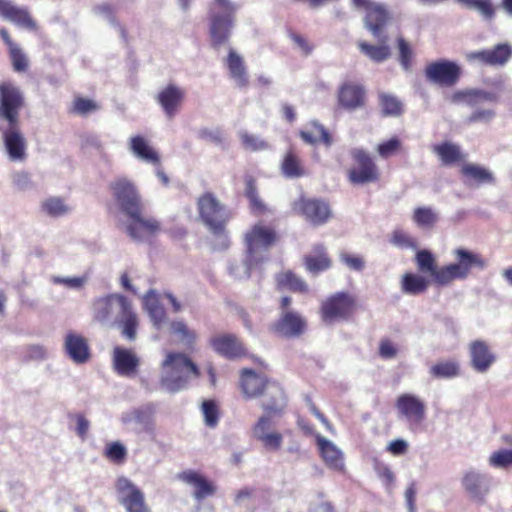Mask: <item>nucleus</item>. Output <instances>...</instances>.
<instances>
[{"label":"nucleus","instance_id":"f257e3e1","mask_svg":"<svg viewBox=\"0 0 512 512\" xmlns=\"http://www.w3.org/2000/svg\"><path fill=\"white\" fill-rule=\"evenodd\" d=\"M91 309L96 322L120 328L122 336L129 341L136 339L138 318L125 296L114 293L98 297L92 302Z\"/></svg>","mask_w":512,"mask_h":512},{"label":"nucleus","instance_id":"f03ea898","mask_svg":"<svg viewBox=\"0 0 512 512\" xmlns=\"http://www.w3.org/2000/svg\"><path fill=\"white\" fill-rule=\"evenodd\" d=\"M277 239L276 232L261 224L254 225L245 234L246 257L242 263L230 264L229 273L236 279H246L254 269L267 260V252Z\"/></svg>","mask_w":512,"mask_h":512},{"label":"nucleus","instance_id":"7ed1b4c3","mask_svg":"<svg viewBox=\"0 0 512 512\" xmlns=\"http://www.w3.org/2000/svg\"><path fill=\"white\" fill-rule=\"evenodd\" d=\"M161 368L160 386L169 393L179 392L187 386L191 376H199L196 364L183 353L168 352Z\"/></svg>","mask_w":512,"mask_h":512},{"label":"nucleus","instance_id":"20e7f679","mask_svg":"<svg viewBox=\"0 0 512 512\" xmlns=\"http://www.w3.org/2000/svg\"><path fill=\"white\" fill-rule=\"evenodd\" d=\"M238 8L239 6L230 0H211L208 19L211 43L214 48L229 41Z\"/></svg>","mask_w":512,"mask_h":512},{"label":"nucleus","instance_id":"39448f33","mask_svg":"<svg viewBox=\"0 0 512 512\" xmlns=\"http://www.w3.org/2000/svg\"><path fill=\"white\" fill-rule=\"evenodd\" d=\"M456 262L441 267L439 280L442 286L449 285L455 280H465L474 268L483 270L487 267V261L478 253L464 248L454 250Z\"/></svg>","mask_w":512,"mask_h":512},{"label":"nucleus","instance_id":"423d86ee","mask_svg":"<svg viewBox=\"0 0 512 512\" xmlns=\"http://www.w3.org/2000/svg\"><path fill=\"white\" fill-rule=\"evenodd\" d=\"M199 217L208 229L217 236L226 237V224L231 218L230 211L219 202L216 196L206 192L198 198Z\"/></svg>","mask_w":512,"mask_h":512},{"label":"nucleus","instance_id":"0eeeda50","mask_svg":"<svg viewBox=\"0 0 512 512\" xmlns=\"http://www.w3.org/2000/svg\"><path fill=\"white\" fill-rule=\"evenodd\" d=\"M395 409L398 419L403 421L411 432L421 430L426 419V404L420 397L411 393L400 394L395 401Z\"/></svg>","mask_w":512,"mask_h":512},{"label":"nucleus","instance_id":"6e6552de","mask_svg":"<svg viewBox=\"0 0 512 512\" xmlns=\"http://www.w3.org/2000/svg\"><path fill=\"white\" fill-rule=\"evenodd\" d=\"M350 155L355 163L348 171V180L352 184L363 185L380 179L377 165L364 149L353 148Z\"/></svg>","mask_w":512,"mask_h":512},{"label":"nucleus","instance_id":"1a4fd4ad","mask_svg":"<svg viewBox=\"0 0 512 512\" xmlns=\"http://www.w3.org/2000/svg\"><path fill=\"white\" fill-rule=\"evenodd\" d=\"M113 198L122 213L135 215L143 204L139 192L132 181L126 177H118L110 183Z\"/></svg>","mask_w":512,"mask_h":512},{"label":"nucleus","instance_id":"9d476101","mask_svg":"<svg viewBox=\"0 0 512 512\" xmlns=\"http://www.w3.org/2000/svg\"><path fill=\"white\" fill-rule=\"evenodd\" d=\"M24 106V96L19 87L11 82L0 85V118L8 125L19 124V113Z\"/></svg>","mask_w":512,"mask_h":512},{"label":"nucleus","instance_id":"9b49d317","mask_svg":"<svg viewBox=\"0 0 512 512\" xmlns=\"http://www.w3.org/2000/svg\"><path fill=\"white\" fill-rule=\"evenodd\" d=\"M115 490L119 503L127 512H149L143 492L129 478L119 476Z\"/></svg>","mask_w":512,"mask_h":512},{"label":"nucleus","instance_id":"f8f14e48","mask_svg":"<svg viewBox=\"0 0 512 512\" xmlns=\"http://www.w3.org/2000/svg\"><path fill=\"white\" fill-rule=\"evenodd\" d=\"M292 209L296 214L303 216L314 226L325 224L331 217V209L328 203L316 198L301 196L298 200L294 201Z\"/></svg>","mask_w":512,"mask_h":512},{"label":"nucleus","instance_id":"ddd939ff","mask_svg":"<svg viewBox=\"0 0 512 512\" xmlns=\"http://www.w3.org/2000/svg\"><path fill=\"white\" fill-rule=\"evenodd\" d=\"M353 305L354 300L348 293H335L321 305L322 320L329 325L345 320L350 315Z\"/></svg>","mask_w":512,"mask_h":512},{"label":"nucleus","instance_id":"4468645a","mask_svg":"<svg viewBox=\"0 0 512 512\" xmlns=\"http://www.w3.org/2000/svg\"><path fill=\"white\" fill-rule=\"evenodd\" d=\"M356 8L366 11L365 24L374 37L385 42L387 37L382 35V28L389 20V12L386 7L380 3L371 0H352Z\"/></svg>","mask_w":512,"mask_h":512},{"label":"nucleus","instance_id":"2eb2a0df","mask_svg":"<svg viewBox=\"0 0 512 512\" xmlns=\"http://www.w3.org/2000/svg\"><path fill=\"white\" fill-rule=\"evenodd\" d=\"M492 477L475 469L464 472L461 485L468 496L479 504L485 503L486 496L490 492Z\"/></svg>","mask_w":512,"mask_h":512},{"label":"nucleus","instance_id":"dca6fc26","mask_svg":"<svg viewBox=\"0 0 512 512\" xmlns=\"http://www.w3.org/2000/svg\"><path fill=\"white\" fill-rule=\"evenodd\" d=\"M460 74L459 65L445 59L431 62L425 68L427 80L441 86H453L459 80Z\"/></svg>","mask_w":512,"mask_h":512},{"label":"nucleus","instance_id":"f3484780","mask_svg":"<svg viewBox=\"0 0 512 512\" xmlns=\"http://www.w3.org/2000/svg\"><path fill=\"white\" fill-rule=\"evenodd\" d=\"M142 208H138L135 215L128 214L129 223L126 225L127 234L135 241H147L160 231V223L153 217L142 214Z\"/></svg>","mask_w":512,"mask_h":512},{"label":"nucleus","instance_id":"a211bd4d","mask_svg":"<svg viewBox=\"0 0 512 512\" xmlns=\"http://www.w3.org/2000/svg\"><path fill=\"white\" fill-rule=\"evenodd\" d=\"M512 57V45L499 43L492 48L466 53L469 62H478L487 66H505Z\"/></svg>","mask_w":512,"mask_h":512},{"label":"nucleus","instance_id":"6ab92c4d","mask_svg":"<svg viewBox=\"0 0 512 512\" xmlns=\"http://www.w3.org/2000/svg\"><path fill=\"white\" fill-rule=\"evenodd\" d=\"M274 417L273 414L266 412L258 419L252 428L253 437L270 451L278 450L283 441L282 434L272 430L276 424L273 419Z\"/></svg>","mask_w":512,"mask_h":512},{"label":"nucleus","instance_id":"aec40b11","mask_svg":"<svg viewBox=\"0 0 512 512\" xmlns=\"http://www.w3.org/2000/svg\"><path fill=\"white\" fill-rule=\"evenodd\" d=\"M4 151L11 162H25L27 159V141L21 133L19 124L8 125L3 130Z\"/></svg>","mask_w":512,"mask_h":512},{"label":"nucleus","instance_id":"412c9836","mask_svg":"<svg viewBox=\"0 0 512 512\" xmlns=\"http://www.w3.org/2000/svg\"><path fill=\"white\" fill-rule=\"evenodd\" d=\"M306 320L294 310L281 311L279 319L273 324L275 333L282 337L294 338L304 333Z\"/></svg>","mask_w":512,"mask_h":512},{"label":"nucleus","instance_id":"4be33fe9","mask_svg":"<svg viewBox=\"0 0 512 512\" xmlns=\"http://www.w3.org/2000/svg\"><path fill=\"white\" fill-rule=\"evenodd\" d=\"M154 408L151 405L132 409L121 415V422L136 432H152Z\"/></svg>","mask_w":512,"mask_h":512},{"label":"nucleus","instance_id":"5701e85b","mask_svg":"<svg viewBox=\"0 0 512 512\" xmlns=\"http://www.w3.org/2000/svg\"><path fill=\"white\" fill-rule=\"evenodd\" d=\"M470 366L477 373L484 374L489 371L496 361V356L483 340H474L469 344Z\"/></svg>","mask_w":512,"mask_h":512},{"label":"nucleus","instance_id":"b1692460","mask_svg":"<svg viewBox=\"0 0 512 512\" xmlns=\"http://www.w3.org/2000/svg\"><path fill=\"white\" fill-rule=\"evenodd\" d=\"M263 400L261 407L268 414L281 416L287 405V398L283 388L276 382L269 381L261 394Z\"/></svg>","mask_w":512,"mask_h":512},{"label":"nucleus","instance_id":"393cba45","mask_svg":"<svg viewBox=\"0 0 512 512\" xmlns=\"http://www.w3.org/2000/svg\"><path fill=\"white\" fill-rule=\"evenodd\" d=\"M184 98V89L175 84H168L156 96L158 104L169 119L178 113Z\"/></svg>","mask_w":512,"mask_h":512},{"label":"nucleus","instance_id":"a878e982","mask_svg":"<svg viewBox=\"0 0 512 512\" xmlns=\"http://www.w3.org/2000/svg\"><path fill=\"white\" fill-rule=\"evenodd\" d=\"M63 348L65 354L75 364H84L90 359V348L86 338L75 332L65 335Z\"/></svg>","mask_w":512,"mask_h":512},{"label":"nucleus","instance_id":"bb28decb","mask_svg":"<svg viewBox=\"0 0 512 512\" xmlns=\"http://www.w3.org/2000/svg\"><path fill=\"white\" fill-rule=\"evenodd\" d=\"M0 17L28 30L37 28L27 8L19 7L11 0H0Z\"/></svg>","mask_w":512,"mask_h":512},{"label":"nucleus","instance_id":"cd10ccee","mask_svg":"<svg viewBox=\"0 0 512 512\" xmlns=\"http://www.w3.org/2000/svg\"><path fill=\"white\" fill-rule=\"evenodd\" d=\"M112 360L115 372L123 377L134 376L140 365V359L133 351L121 347L114 348Z\"/></svg>","mask_w":512,"mask_h":512},{"label":"nucleus","instance_id":"c85d7f7f","mask_svg":"<svg viewBox=\"0 0 512 512\" xmlns=\"http://www.w3.org/2000/svg\"><path fill=\"white\" fill-rule=\"evenodd\" d=\"M177 478L195 488L193 496L197 501L212 496L216 492V486L202 474L194 470L183 471L177 475Z\"/></svg>","mask_w":512,"mask_h":512},{"label":"nucleus","instance_id":"c756f323","mask_svg":"<svg viewBox=\"0 0 512 512\" xmlns=\"http://www.w3.org/2000/svg\"><path fill=\"white\" fill-rule=\"evenodd\" d=\"M365 90L363 86L351 82L344 83L338 92V102L346 110H356L365 103Z\"/></svg>","mask_w":512,"mask_h":512},{"label":"nucleus","instance_id":"7c9ffc66","mask_svg":"<svg viewBox=\"0 0 512 512\" xmlns=\"http://www.w3.org/2000/svg\"><path fill=\"white\" fill-rule=\"evenodd\" d=\"M212 348L227 358H236L245 354V349L239 339L232 334L214 336L210 339Z\"/></svg>","mask_w":512,"mask_h":512},{"label":"nucleus","instance_id":"2f4dec72","mask_svg":"<svg viewBox=\"0 0 512 512\" xmlns=\"http://www.w3.org/2000/svg\"><path fill=\"white\" fill-rule=\"evenodd\" d=\"M316 442L324 462L332 469L343 471L344 457L342 451L330 440L316 434Z\"/></svg>","mask_w":512,"mask_h":512},{"label":"nucleus","instance_id":"473e14b6","mask_svg":"<svg viewBox=\"0 0 512 512\" xmlns=\"http://www.w3.org/2000/svg\"><path fill=\"white\" fill-rule=\"evenodd\" d=\"M498 94L483 89H466L455 92L451 101L453 103H464L470 107H476L484 102H497Z\"/></svg>","mask_w":512,"mask_h":512},{"label":"nucleus","instance_id":"72a5a7b5","mask_svg":"<svg viewBox=\"0 0 512 512\" xmlns=\"http://www.w3.org/2000/svg\"><path fill=\"white\" fill-rule=\"evenodd\" d=\"M268 383L269 381L262 375L257 374L251 369H243L241 372L240 386L243 394L247 398H256L261 396L266 384Z\"/></svg>","mask_w":512,"mask_h":512},{"label":"nucleus","instance_id":"f704fd0d","mask_svg":"<svg viewBox=\"0 0 512 512\" xmlns=\"http://www.w3.org/2000/svg\"><path fill=\"white\" fill-rule=\"evenodd\" d=\"M306 270L311 274H318L328 270L331 266V260L327 255L323 245L317 244L312 251L304 257Z\"/></svg>","mask_w":512,"mask_h":512},{"label":"nucleus","instance_id":"c9c22d12","mask_svg":"<svg viewBox=\"0 0 512 512\" xmlns=\"http://www.w3.org/2000/svg\"><path fill=\"white\" fill-rule=\"evenodd\" d=\"M130 151L136 158L143 162L159 165L160 156L158 152L149 145L148 141L143 136L137 135L131 137Z\"/></svg>","mask_w":512,"mask_h":512},{"label":"nucleus","instance_id":"e433bc0d","mask_svg":"<svg viewBox=\"0 0 512 512\" xmlns=\"http://www.w3.org/2000/svg\"><path fill=\"white\" fill-rule=\"evenodd\" d=\"M226 65L228 67L230 77L234 80L236 85L240 88L247 87L249 81L244 61L232 48L229 49Z\"/></svg>","mask_w":512,"mask_h":512},{"label":"nucleus","instance_id":"4c0bfd02","mask_svg":"<svg viewBox=\"0 0 512 512\" xmlns=\"http://www.w3.org/2000/svg\"><path fill=\"white\" fill-rule=\"evenodd\" d=\"M144 307L153 323V326L157 330H160L167 320L166 311L160 304L154 290H149L144 297Z\"/></svg>","mask_w":512,"mask_h":512},{"label":"nucleus","instance_id":"58836bf2","mask_svg":"<svg viewBox=\"0 0 512 512\" xmlns=\"http://www.w3.org/2000/svg\"><path fill=\"white\" fill-rule=\"evenodd\" d=\"M281 172L288 179H297L306 175L301 159L292 151H288L281 162Z\"/></svg>","mask_w":512,"mask_h":512},{"label":"nucleus","instance_id":"ea45409f","mask_svg":"<svg viewBox=\"0 0 512 512\" xmlns=\"http://www.w3.org/2000/svg\"><path fill=\"white\" fill-rule=\"evenodd\" d=\"M429 281L416 273H405L401 279V291L407 295H420L426 292Z\"/></svg>","mask_w":512,"mask_h":512},{"label":"nucleus","instance_id":"a19ab883","mask_svg":"<svg viewBox=\"0 0 512 512\" xmlns=\"http://www.w3.org/2000/svg\"><path fill=\"white\" fill-rule=\"evenodd\" d=\"M460 364L457 360L439 361L429 369V374L434 379H452L460 375Z\"/></svg>","mask_w":512,"mask_h":512},{"label":"nucleus","instance_id":"79ce46f5","mask_svg":"<svg viewBox=\"0 0 512 512\" xmlns=\"http://www.w3.org/2000/svg\"><path fill=\"white\" fill-rule=\"evenodd\" d=\"M461 173L464 177L473 180L478 185L493 184L495 182L493 173L480 165L467 163L462 166Z\"/></svg>","mask_w":512,"mask_h":512},{"label":"nucleus","instance_id":"37998d69","mask_svg":"<svg viewBox=\"0 0 512 512\" xmlns=\"http://www.w3.org/2000/svg\"><path fill=\"white\" fill-rule=\"evenodd\" d=\"M416 262L418 269L423 273H429L433 278L434 282L442 286V282L439 280V272H441V267L437 268L435 263V258L432 253L428 250H420L416 254Z\"/></svg>","mask_w":512,"mask_h":512},{"label":"nucleus","instance_id":"c03bdc74","mask_svg":"<svg viewBox=\"0 0 512 512\" xmlns=\"http://www.w3.org/2000/svg\"><path fill=\"white\" fill-rule=\"evenodd\" d=\"M465 8L474 10L485 21H492L496 15V8L492 0H457Z\"/></svg>","mask_w":512,"mask_h":512},{"label":"nucleus","instance_id":"a18cd8bd","mask_svg":"<svg viewBox=\"0 0 512 512\" xmlns=\"http://www.w3.org/2000/svg\"><path fill=\"white\" fill-rule=\"evenodd\" d=\"M433 150L446 165L455 163L461 158L460 147L451 142L435 145Z\"/></svg>","mask_w":512,"mask_h":512},{"label":"nucleus","instance_id":"49530a36","mask_svg":"<svg viewBox=\"0 0 512 512\" xmlns=\"http://www.w3.org/2000/svg\"><path fill=\"white\" fill-rule=\"evenodd\" d=\"M276 281L279 287L294 292H306L308 290L307 284L290 271L277 275Z\"/></svg>","mask_w":512,"mask_h":512},{"label":"nucleus","instance_id":"de8ad7c7","mask_svg":"<svg viewBox=\"0 0 512 512\" xmlns=\"http://www.w3.org/2000/svg\"><path fill=\"white\" fill-rule=\"evenodd\" d=\"M379 102L385 116H399L402 113V103L394 95L382 92L379 94Z\"/></svg>","mask_w":512,"mask_h":512},{"label":"nucleus","instance_id":"09e8293b","mask_svg":"<svg viewBox=\"0 0 512 512\" xmlns=\"http://www.w3.org/2000/svg\"><path fill=\"white\" fill-rule=\"evenodd\" d=\"M413 221L422 228L433 227L438 221V214L431 207H418L414 210Z\"/></svg>","mask_w":512,"mask_h":512},{"label":"nucleus","instance_id":"8fccbe9b","mask_svg":"<svg viewBox=\"0 0 512 512\" xmlns=\"http://www.w3.org/2000/svg\"><path fill=\"white\" fill-rule=\"evenodd\" d=\"M360 50L375 62H383L390 56V48L387 45H370L366 42L359 43Z\"/></svg>","mask_w":512,"mask_h":512},{"label":"nucleus","instance_id":"3c124183","mask_svg":"<svg viewBox=\"0 0 512 512\" xmlns=\"http://www.w3.org/2000/svg\"><path fill=\"white\" fill-rule=\"evenodd\" d=\"M170 331L179 337L180 341L186 345H191L196 340L197 334L194 330L188 328V326L181 320L172 321L170 323Z\"/></svg>","mask_w":512,"mask_h":512},{"label":"nucleus","instance_id":"603ef678","mask_svg":"<svg viewBox=\"0 0 512 512\" xmlns=\"http://www.w3.org/2000/svg\"><path fill=\"white\" fill-rule=\"evenodd\" d=\"M104 456L113 463L122 464L127 458V449L119 441L111 442L106 445Z\"/></svg>","mask_w":512,"mask_h":512},{"label":"nucleus","instance_id":"864d4df0","mask_svg":"<svg viewBox=\"0 0 512 512\" xmlns=\"http://www.w3.org/2000/svg\"><path fill=\"white\" fill-rule=\"evenodd\" d=\"M488 463L491 467L498 469H508L512 467V449L494 451L490 455Z\"/></svg>","mask_w":512,"mask_h":512},{"label":"nucleus","instance_id":"5fc2aeb1","mask_svg":"<svg viewBox=\"0 0 512 512\" xmlns=\"http://www.w3.org/2000/svg\"><path fill=\"white\" fill-rule=\"evenodd\" d=\"M239 138L243 147L250 151H261L269 148V144L259 136L250 134L247 131H240Z\"/></svg>","mask_w":512,"mask_h":512},{"label":"nucleus","instance_id":"6e6d98bb","mask_svg":"<svg viewBox=\"0 0 512 512\" xmlns=\"http://www.w3.org/2000/svg\"><path fill=\"white\" fill-rule=\"evenodd\" d=\"M9 55L14 71L24 72L28 69V58L18 44L9 49Z\"/></svg>","mask_w":512,"mask_h":512},{"label":"nucleus","instance_id":"4d7b16f0","mask_svg":"<svg viewBox=\"0 0 512 512\" xmlns=\"http://www.w3.org/2000/svg\"><path fill=\"white\" fill-rule=\"evenodd\" d=\"M202 413L204 415V421L207 426L213 428L218 424L219 411L214 401H204L202 404Z\"/></svg>","mask_w":512,"mask_h":512},{"label":"nucleus","instance_id":"13d9d810","mask_svg":"<svg viewBox=\"0 0 512 512\" xmlns=\"http://www.w3.org/2000/svg\"><path fill=\"white\" fill-rule=\"evenodd\" d=\"M391 243L402 249H414L417 247L415 239L401 229H397L392 233Z\"/></svg>","mask_w":512,"mask_h":512},{"label":"nucleus","instance_id":"bf43d9fd","mask_svg":"<svg viewBox=\"0 0 512 512\" xmlns=\"http://www.w3.org/2000/svg\"><path fill=\"white\" fill-rule=\"evenodd\" d=\"M44 211L53 217L66 214L69 209L59 198H50L43 203Z\"/></svg>","mask_w":512,"mask_h":512},{"label":"nucleus","instance_id":"052dcab7","mask_svg":"<svg viewBox=\"0 0 512 512\" xmlns=\"http://www.w3.org/2000/svg\"><path fill=\"white\" fill-rule=\"evenodd\" d=\"M397 42L399 48V62L403 69L408 71L412 65L413 50L403 38H398Z\"/></svg>","mask_w":512,"mask_h":512},{"label":"nucleus","instance_id":"680f3d73","mask_svg":"<svg viewBox=\"0 0 512 512\" xmlns=\"http://www.w3.org/2000/svg\"><path fill=\"white\" fill-rule=\"evenodd\" d=\"M378 353L382 359L389 360L397 356L398 348L390 339L383 338L380 340Z\"/></svg>","mask_w":512,"mask_h":512},{"label":"nucleus","instance_id":"e2e57ef3","mask_svg":"<svg viewBox=\"0 0 512 512\" xmlns=\"http://www.w3.org/2000/svg\"><path fill=\"white\" fill-rule=\"evenodd\" d=\"M400 145V140L394 137L386 142L380 143L377 147V152L382 158H388L398 151Z\"/></svg>","mask_w":512,"mask_h":512},{"label":"nucleus","instance_id":"0e129e2a","mask_svg":"<svg viewBox=\"0 0 512 512\" xmlns=\"http://www.w3.org/2000/svg\"><path fill=\"white\" fill-rule=\"evenodd\" d=\"M340 260L350 269L354 271H362L365 267V262L362 257L352 255L346 252L340 253Z\"/></svg>","mask_w":512,"mask_h":512},{"label":"nucleus","instance_id":"69168bd1","mask_svg":"<svg viewBox=\"0 0 512 512\" xmlns=\"http://www.w3.org/2000/svg\"><path fill=\"white\" fill-rule=\"evenodd\" d=\"M200 137L216 145H222L225 141L224 133L220 129H203Z\"/></svg>","mask_w":512,"mask_h":512},{"label":"nucleus","instance_id":"338daca9","mask_svg":"<svg viewBox=\"0 0 512 512\" xmlns=\"http://www.w3.org/2000/svg\"><path fill=\"white\" fill-rule=\"evenodd\" d=\"M495 117L492 109H476L468 118V123L489 122Z\"/></svg>","mask_w":512,"mask_h":512},{"label":"nucleus","instance_id":"774afa93","mask_svg":"<svg viewBox=\"0 0 512 512\" xmlns=\"http://www.w3.org/2000/svg\"><path fill=\"white\" fill-rule=\"evenodd\" d=\"M53 283L62 284L68 288L77 289L84 285L86 279L84 277H59L52 278Z\"/></svg>","mask_w":512,"mask_h":512}]
</instances>
